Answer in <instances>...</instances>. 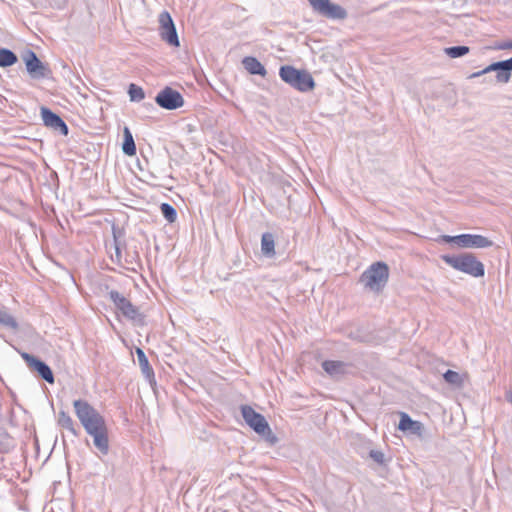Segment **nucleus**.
Segmentation results:
<instances>
[{"label": "nucleus", "instance_id": "30", "mask_svg": "<svg viewBox=\"0 0 512 512\" xmlns=\"http://www.w3.org/2000/svg\"><path fill=\"white\" fill-rule=\"evenodd\" d=\"M495 48L499 49V50L512 49V40L511 41L499 42V43L496 44Z\"/></svg>", "mask_w": 512, "mask_h": 512}, {"label": "nucleus", "instance_id": "21", "mask_svg": "<svg viewBox=\"0 0 512 512\" xmlns=\"http://www.w3.org/2000/svg\"><path fill=\"white\" fill-rule=\"evenodd\" d=\"M124 140L122 144V151L127 156H134L136 154V145L132 136V133L130 132L129 128H124Z\"/></svg>", "mask_w": 512, "mask_h": 512}, {"label": "nucleus", "instance_id": "4", "mask_svg": "<svg viewBox=\"0 0 512 512\" xmlns=\"http://www.w3.org/2000/svg\"><path fill=\"white\" fill-rule=\"evenodd\" d=\"M388 278V265L384 262H376L362 273L360 282L373 291H380L386 285Z\"/></svg>", "mask_w": 512, "mask_h": 512}, {"label": "nucleus", "instance_id": "28", "mask_svg": "<svg viewBox=\"0 0 512 512\" xmlns=\"http://www.w3.org/2000/svg\"><path fill=\"white\" fill-rule=\"evenodd\" d=\"M369 456L377 464L385 465V455H384V453L382 451L372 449V450L369 451Z\"/></svg>", "mask_w": 512, "mask_h": 512}, {"label": "nucleus", "instance_id": "7", "mask_svg": "<svg viewBox=\"0 0 512 512\" xmlns=\"http://www.w3.org/2000/svg\"><path fill=\"white\" fill-rule=\"evenodd\" d=\"M438 241L455 243L461 248H488L493 245V242L487 237L478 234L441 235Z\"/></svg>", "mask_w": 512, "mask_h": 512}, {"label": "nucleus", "instance_id": "12", "mask_svg": "<svg viewBox=\"0 0 512 512\" xmlns=\"http://www.w3.org/2000/svg\"><path fill=\"white\" fill-rule=\"evenodd\" d=\"M21 357L32 372H36L39 377H41L46 382L50 384L54 383V374L51 368L44 361L27 352H22Z\"/></svg>", "mask_w": 512, "mask_h": 512}, {"label": "nucleus", "instance_id": "5", "mask_svg": "<svg viewBox=\"0 0 512 512\" xmlns=\"http://www.w3.org/2000/svg\"><path fill=\"white\" fill-rule=\"evenodd\" d=\"M242 417L245 422L259 435L264 436L271 444L277 442V437L272 433L265 417L256 412L251 406H241Z\"/></svg>", "mask_w": 512, "mask_h": 512}, {"label": "nucleus", "instance_id": "13", "mask_svg": "<svg viewBox=\"0 0 512 512\" xmlns=\"http://www.w3.org/2000/svg\"><path fill=\"white\" fill-rule=\"evenodd\" d=\"M43 124L55 131H58L61 135L67 136L69 128L63 119L53 112L51 109L42 106L40 109Z\"/></svg>", "mask_w": 512, "mask_h": 512}, {"label": "nucleus", "instance_id": "26", "mask_svg": "<svg viewBox=\"0 0 512 512\" xmlns=\"http://www.w3.org/2000/svg\"><path fill=\"white\" fill-rule=\"evenodd\" d=\"M443 378L447 383H449L450 385L456 386V387H461L463 384V379H462L461 375L458 372L453 371V370H447L443 374Z\"/></svg>", "mask_w": 512, "mask_h": 512}, {"label": "nucleus", "instance_id": "17", "mask_svg": "<svg viewBox=\"0 0 512 512\" xmlns=\"http://www.w3.org/2000/svg\"><path fill=\"white\" fill-rule=\"evenodd\" d=\"M136 355L142 374L151 383L154 380V371L149 364L146 354L141 348H136Z\"/></svg>", "mask_w": 512, "mask_h": 512}, {"label": "nucleus", "instance_id": "16", "mask_svg": "<svg viewBox=\"0 0 512 512\" xmlns=\"http://www.w3.org/2000/svg\"><path fill=\"white\" fill-rule=\"evenodd\" d=\"M244 68L252 75H260L265 77L267 70L264 65L253 56H246L242 60Z\"/></svg>", "mask_w": 512, "mask_h": 512}, {"label": "nucleus", "instance_id": "3", "mask_svg": "<svg viewBox=\"0 0 512 512\" xmlns=\"http://www.w3.org/2000/svg\"><path fill=\"white\" fill-rule=\"evenodd\" d=\"M279 76L285 83L300 92L312 91L316 85L308 71L296 69L291 65L281 66Z\"/></svg>", "mask_w": 512, "mask_h": 512}, {"label": "nucleus", "instance_id": "8", "mask_svg": "<svg viewBox=\"0 0 512 512\" xmlns=\"http://www.w3.org/2000/svg\"><path fill=\"white\" fill-rule=\"evenodd\" d=\"M159 34L163 41L173 47L180 45L174 21L168 11H162L158 16Z\"/></svg>", "mask_w": 512, "mask_h": 512}, {"label": "nucleus", "instance_id": "11", "mask_svg": "<svg viewBox=\"0 0 512 512\" xmlns=\"http://www.w3.org/2000/svg\"><path fill=\"white\" fill-rule=\"evenodd\" d=\"M155 102L166 110H175L183 106V96L171 87H165L155 97Z\"/></svg>", "mask_w": 512, "mask_h": 512}, {"label": "nucleus", "instance_id": "19", "mask_svg": "<svg viewBox=\"0 0 512 512\" xmlns=\"http://www.w3.org/2000/svg\"><path fill=\"white\" fill-rule=\"evenodd\" d=\"M261 252L265 257L275 256V238L270 232H265L261 237Z\"/></svg>", "mask_w": 512, "mask_h": 512}, {"label": "nucleus", "instance_id": "27", "mask_svg": "<svg viewBox=\"0 0 512 512\" xmlns=\"http://www.w3.org/2000/svg\"><path fill=\"white\" fill-rule=\"evenodd\" d=\"M128 94H129L130 100L135 101V102H139L145 98L144 90L140 86H138L134 83H131L129 85Z\"/></svg>", "mask_w": 512, "mask_h": 512}, {"label": "nucleus", "instance_id": "29", "mask_svg": "<svg viewBox=\"0 0 512 512\" xmlns=\"http://www.w3.org/2000/svg\"><path fill=\"white\" fill-rule=\"evenodd\" d=\"M502 63L504 65L505 72L507 73V79L509 82L512 76V57L506 60H502Z\"/></svg>", "mask_w": 512, "mask_h": 512}, {"label": "nucleus", "instance_id": "10", "mask_svg": "<svg viewBox=\"0 0 512 512\" xmlns=\"http://www.w3.org/2000/svg\"><path fill=\"white\" fill-rule=\"evenodd\" d=\"M27 72L34 79L48 78L51 75V69L44 64L32 50H27L23 55Z\"/></svg>", "mask_w": 512, "mask_h": 512}, {"label": "nucleus", "instance_id": "18", "mask_svg": "<svg viewBox=\"0 0 512 512\" xmlns=\"http://www.w3.org/2000/svg\"><path fill=\"white\" fill-rule=\"evenodd\" d=\"M57 424L63 428L68 430L74 437L79 436V429L77 428L76 423L73 421L71 416L66 413L64 410H60L58 413Z\"/></svg>", "mask_w": 512, "mask_h": 512}, {"label": "nucleus", "instance_id": "15", "mask_svg": "<svg viewBox=\"0 0 512 512\" xmlns=\"http://www.w3.org/2000/svg\"><path fill=\"white\" fill-rule=\"evenodd\" d=\"M348 363L343 361L325 360L322 362L323 370L331 377L339 378L347 372Z\"/></svg>", "mask_w": 512, "mask_h": 512}, {"label": "nucleus", "instance_id": "6", "mask_svg": "<svg viewBox=\"0 0 512 512\" xmlns=\"http://www.w3.org/2000/svg\"><path fill=\"white\" fill-rule=\"evenodd\" d=\"M108 295L116 309L120 311L125 318L133 321L138 326L145 325V316L139 311V308L133 305L124 295L116 290H111Z\"/></svg>", "mask_w": 512, "mask_h": 512}, {"label": "nucleus", "instance_id": "14", "mask_svg": "<svg viewBox=\"0 0 512 512\" xmlns=\"http://www.w3.org/2000/svg\"><path fill=\"white\" fill-rule=\"evenodd\" d=\"M398 429L413 435L422 436L424 425L420 421L413 420L407 413L401 412Z\"/></svg>", "mask_w": 512, "mask_h": 512}, {"label": "nucleus", "instance_id": "2", "mask_svg": "<svg viewBox=\"0 0 512 512\" xmlns=\"http://www.w3.org/2000/svg\"><path fill=\"white\" fill-rule=\"evenodd\" d=\"M441 259L453 269L465 273L474 278H480L485 275L484 264L477 259L473 253H460L457 255H441Z\"/></svg>", "mask_w": 512, "mask_h": 512}, {"label": "nucleus", "instance_id": "25", "mask_svg": "<svg viewBox=\"0 0 512 512\" xmlns=\"http://www.w3.org/2000/svg\"><path fill=\"white\" fill-rule=\"evenodd\" d=\"M470 48L468 46H451L444 49V52L450 58H459L468 54Z\"/></svg>", "mask_w": 512, "mask_h": 512}, {"label": "nucleus", "instance_id": "33", "mask_svg": "<svg viewBox=\"0 0 512 512\" xmlns=\"http://www.w3.org/2000/svg\"><path fill=\"white\" fill-rule=\"evenodd\" d=\"M505 399L512 405V388L505 393Z\"/></svg>", "mask_w": 512, "mask_h": 512}, {"label": "nucleus", "instance_id": "24", "mask_svg": "<svg viewBox=\"0 0 512 512\" xmlns=\"http://www.w3.org/2000/svg\"><path fill=\"white\" fill-rule=\"evenodd\" d=\"M160 211L163 217L169 222L174 223L177 219L176 209L169 203H162L160 205Z\"/></svg>", "mask_w": 512, "mask_h": 512}, {"label": "nucleus", "instance_id": "20", "mask_svg": "<svg viewBox=\"0 0 512 512\" xmlns=\"http://www.w3.org/2000/svg\"><path fill=\"white\" fill-rule=\"evenodd\" d=\"M487 74L495 72V83L506 84L508 83L507 73L505 72L504 65L501 61L493 62L485 68Z\"/></svg>", "mask_w": 512, "mask_h": 512}, {"label": "nucleus", "instance_id": "31", "mask_svg": "<svg viewBox=\"0 0 512 512\" xmlns=\"http://www.w3.org/2000/svg\"><path fill=\"white\" fill-rule=\"evenodd\" d=\"M485 75H487V73H486L485 68H484V69H482V70H480V71H478V72H474V73H472V74L469 76V78H470V79H472V78H478V77H480V76H485Z\"/></svg>", "mask_w": 512, "mask_h": 512}, {"label": "nucleus", "instance_id": "32", "mask_svg": "<svg viewBox=\"0 0 512 512\" xmlns=\"http://www.w3.org/2000/svg\"><path fill=\"white\" fill-rule=\"evenodd\" d=\"M483 83H487V84H496L495 83V75L494 76H485L483 78Z\"/></svg>", "mask_w": 512, "mask_h": 512}, {"label": "nucleus", "instance_id": "23", "mask_svg": "<svg viewBox=\"0 0 512 512\" xmlns=\"http://www.w3.org/2000/svg\"><path fill=\"white\" fill-rule=\"evenodd\" d=\"M0 324H2L3 326H6L14 331L18 330V328H19V325H18L16 319L11 314H9L8 312H6L4 309H1V308H0Z\"/></svg>", "mask_w": 512, "mask_h": 512}, {"label": "nucleus", "instance_id": "22", "mask_svg": "<svg viewBox=\"0 0 512 512\" xmlns=\"http://www.w3.org/2000/svg\"><path fill=\"white\" fill-rule=\"evenodd\" d=\"M18 61L17 55L8 48H0V67H10Z\"/></svg>", "mask_w": 512, "mask_h": 512}, {"label": "nucleus", "instance_id": "1", "mask_svg": "<svg viewBox=\"0 0 512 512\" xmlns=\"http://www.w3.org/2000/svg\"><path fill=\"white\" fill-rule=\"evenodd\" d=\"M75 414L93 444L102 455L109 453L108 428L104 417L86 400L77 399L73 402Z\"/></svg>", "mask_w": 512, "mask_h": 512}, {"label": "nucleus", "instance_id": "9", "mask_svg": "<svg viewBox=\"0 0 512 512\" xmlns=\"http://www.w3.org/2000/svg\"><path fill=\"white\" fill-rule=\"evenodd\" d=\"M313 11L321 16L329 19H345L347 17L346 10L338 5L331 3L330 0H308Z\"/></svg>", "mask_w": 512, "mask_h": 512}]
</instances>
